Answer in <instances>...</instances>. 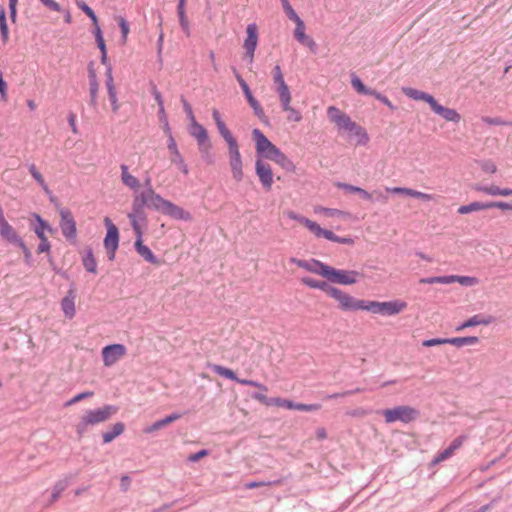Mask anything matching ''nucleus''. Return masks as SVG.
<instances>
[{"instance_id": "nucleus-1", "label": "nucleus", "mask_w": 512, "mask_h": 512, "mask_svg": "<svg viewBox=\"0 0 512 512\" xmlns=\"http://www.w3.org/2000/svg\"><path fill=\"white\" fill-rule=\"evenodd\" d=\"M327 116L329 120L336 125L339 131H344L351 136L358 137L359 145H366L368 143L369 137L365 129L354 122L349 115L339 108L335 106L328 107Z\"/></svg>"}, {"instance_id": "nucleus-2", "label": "nucleus", "mask_w": 512, "mask_h": 512, "mask_svg": "<svg viewBox=\"0 0 512 512\" xmlns=\"http://www.w3.org/2000/svg\"><path fill=\"white\" fill-rule=\"evenodd\" d=\"M285 215L289 219L295 220V221L303 224L317 238L323 237L329 241L340 243V244H346V245H352L354 243V240L351 237L337 236L332 231L320 227V225H318L316 222H314V221H312V220H310L292 210L286 211Z\"/></svg>"}, {"instance_id": "nucleus-3", "label": "nucleus", "mask_w": 512, "mask_h": 512, "mask_svg": "<svg viewBox=\"0 0 512 512\" xmlns=\"http://www.w3.org/2000/svg\"><path fill=\"white\" fill-rule=\"evenodd\" d=\"M117 411L118 408L114 405H104L103 407L86 411L76 425L77 434L81 437L88 430L89 426L108 421Z\"/></svg>"}, {"instance_id": "nucleus-4", "label": "nucleus", "mask_w": 512, "mask_h": 512, "mask_svg": "<svg viewBox=\"0 0 512 512\" xmlns=\"http://www.w3.org/2000/svg\"><path fill=\"white\" fill-rule=\"evenodd\" d=\"M169 202V200L156 193L154 189H144L134 195L132 205L135 206V212L138 215H141V211H144L145 207L164 214Z\"/></svg>"}, {"instance_id": "nucleus-5", "label": "nucleus", "mask_w": 512, "mask_h": 512, "mask_svg": "<svg viewBox=\"0 0 512 512\" xmlns=\"http://www.w3.org/2000/svg\"><path fill=\"white\" fill-rule=\"evenodd\" d=\"M386 423H393L400 421L403 423H410L417 419L419 411L411 406L400 405L392 409H385L382 411Z\"/></svg>"}, {"instance_id": "nucleus-6", "label": "nucleus", "mask_w": 512, "mask_h": 512, "mask_svg": "<svg viewBox=\"0 0 512 512\" xmlns=\"http://www.w3.org/2000/svg\"><path fill=\"white\" fill-rule=\"evenodd\" d=\"M407 307V303L400 300H393L387 302L367 301L365 304V311L385 316H393Z\"/></svg>"}, {"instance_id": "nucleus-7", "label": "nucleus", "mask_w": 512, "mask_h": 512, "mask_svg": "<svg viewBox=\"0 0 512 512\" xmlns=\"http://www.w3.org/2000/svg\"><path fill=\"white\" fill-rule=\"evenodd\" d=\"M257 159H271L280 149L276 147L258 128L253 129Z\"/></svg>"}, {"instance_id": "nucleus-8", "label": "nucleus", "mask_w": 512, "mask_h": 512, "mask_svg": "<svg viewBox=\"0 0 512 512\" xmlns=\"http://www.w3.org/2000/svg\"><path fill=\"white\" fill-rule=\"evenodd\" d=\"M329 296L338 302L339 308L343 311L365 310L366 300L356 299L337 287L332 289Z\"/></svg>"}, {"instance_id": "nucleus-9", "label": "nucleus", "mask_w": 512, "mask_h": 512, "mask_svg": "<svg viewBox=\"0 0 512 512\" xmlns=\"http://www.w3.org/2000/svg\"><path fill=\"white\" fill-rule=\"evenodd\" d=\"M104 224L107 229L103 245L107 251L110 261L115 259L116 251L119 247V230L109 217L104 218Z\"/></svg>"}, {"instance_id": "nucleus-10", "label": "nucleus", "mask_w": 512, "mask_h": 512, "mask_svg": "<svg viewBox=\"0 0 512 512\" xmlns=\"http://www.w3.org/2000/svg\"><path fill=\"white\" fill-rule=\"evenodd\" d=\"M362 276L355 270H341L331 267L326 280L333 284L352 285L358 281V277Z\"/></svg>"}, {"instance_id": "nucleus-11", "label": "nucleus", "mask_w": 512, "mask_h": 512, "mask_svg": "<svg viewBox=\"0 0 512 512\" xmlns=\"http://www.w3.org/2000/svg\"><path fill=\"white\" fill-rule=\"evenodd\" d=\"M60 215V229L63 236L68 241H75L77 235L76 222L71 211L67 208H62L59 210Z\"/></svg>"}, {"instance_id": "nucleus-12", "label": "nucleus", "mask_w": 512, "mask_h": 512, "mask_svg": "<svg viewBox=\"0 0 512 512\" xmlns=\"http://www.w3.org/2000/svg\"><path fill=\"white\" fill-rule=\"evenodd\" d=\"M229 164L233 179L240 182L243 179V162L238 143L228 146Z\"/></svg>"}, {"instance_id": "nucleus-13", "label": "nucleus", "mask_w": 512, "mask_h": 512, "mask_svg": "<svg viewBox=\"0 0 512 512\" xmlns=\"http://www.w3.org/2000/svg\"><path fill=\"white\" fill-rule=\"evenodd\" d=\"M291 262L295 263L298 267L303 268L308 272L320 275L325 279L332 267L316 259L301 260L291 258Z\"/></svg>"}, {"instance_id": "nucleus-14", "label": "nucleus", "mask_w": 512, "mask_h": 512, "mask_svg": "<svg viewBox=\"0 0 512 512\" xmlns=\"http://www.w3.org/2000/svg\"><path fill=\"white\" fill-rule=\"evenodd\" d=\"M127 352L123 344H111L102 349V358L104 366L110 367L121 359Z\"/></svg>"}, {"instance_id": "nucleus-15", "label": "nucleus", "mask_w": 512, "mask_h": 512, "mask_svg": "<svg viewBox=\"0 0 512 512\" xmlns=\"http://www.w3.org/2000/svg\"><path fill=\"white\" fill-rule=\"evenodd\" d=\"M255 171L265 190L269 191L273 184V172L271 166L262 159L255 162Z\"/></svg>"}, {"instance_id": "nucleus-16", "label": "nucleus", "mask_w": 512, "mask_h": 512, "mask_svg": "<svg viewBox=\"0 0 512 512\" xmlns=\"http://www.w3.org/2000/svg\"><path fill=\"white\" fill-rule=\"evenodd\" d=\"M212 117L215 121L216 127L219 134L223 137L228 146L238 143L232 135L231 131L227 128L226 124L222 120V117L217 109H213Z\"/></svg>"}, {"instance_id": "nucleus-17", "label": "nucleus", "mask_w": 512, "mask_h": 512, "mask_svg": "<svg viewBox=\"0 0 512 512\" xmlns=\"http://www.w3.org/2000/svg\"><path fill=\"white\" fill-rule=\"evenodd\" d=\"M292 21L296 25L295 30H294L295 39L299 43L308 46L311 50H314L316 47V43L312 38H310L309 36L306 35L305 24H304L303 20L300 17H298V19H293Z\"/></svg>"}, {"instance_id": "nucleus-18", "label": "nucleus", "mask_w": 512, "mask_h": 512, "mask_svg": "<svg viewBox=\"0 0 512 512\" xmlns=\"http://www.w3.org/2000/svg\"><path fill=\"white\" fill-rule=\"evenodd\" d=\"M128 218L135 233L136 239L143 238V230L141 224L146 225L147 223V216L145 211H141V215L139 214L138 216V214L135 212V206L132 205V209L128 214Z\"/></svg>"}, {"instance_id": "nucleus-19", "label": "nucleus", "mask_w": 512, "mask_h": 512, "mask_svg": "<svg viewBox=\"0 0 512 512\" xmlns=\"http://www.w3.org/2000/svg\"><path fill=\"white\" fill-rule=\"evenodd\" d=\"M246 99H247V102L249 103V105L251 106V108L253 109L254 111V114L255 116L258 117V119L265 125H269V120H268V117L266 116L262 106L260 105V103L257 101V99L253 96L251 90L249 87L245 88L242 90Z\"/></svg>"}, {"instance_id": "nucleus-20", "label": "nucleus", "mask_w": 512, "mask_h": 512, "mask_svg": "<svg viewBox=\"0 0 512 512\" xmlns=\"http://www.w3.org/2000/svg\"><path fill=\"white\" fill-rule=\"evenodd\" d=\"M432 111L448 122L458 124L461 121V115L455 109L444 107L437 101Z\"/></svg>"}, {"instance_id": "nucleus-21", "label": "nucleus", "mask_w": 512, "mask_h": 512, "mask_svg": "<svg viewBox=\"0 0 512 512\" xmlns=\"http://www.w3.org/2000/svg\"><path fill=\"white\" fill-rule=\"evenodd\" d=\"M495 318L491 315L476 314L456 327V331H462L463 329L474 327L477 325H490L493 323Z\"/></svg>"}, {"instance_id": "nucleus-22", "label": "nucleus", "mask_w": 512, "mask_h": 512, "mask_svg": "<svg viewBox=\"0 0 512 512\" xmlns=\"http://www.w3.org/2000/svg\"><path fill=\"white\" fill-rule=\"evenodd\" d=\"M188 131L191 137L196 140L197 145L210 141L206 128L196 120L190 122Z\"/></svg>"}, {"instance_id": "nucleus-23", "label": "nucleus", "mask_w": 512, "mask_h": 512, "mask_svg": "<svg viewBox=\"0 0 512 512\" xmlns=\"http://www.w3.org/2000/svg\"><path fill=\"white\" fill-rule=\"evenodd\" d=\"M402 90H403V93L410 99L417 100V101H425L426 103L429 104L431 109L434 107V105L437 101L432 95H430L424 91H421V90H417V89L410 88V87L403 88Z\"/></svg>"}, {"instance_id": "nucleus-24", "label": "nucleus", "mask_w": 512, "mask_h": 512, "mask_svg": "<svg viewBox=\"0 0 512 512\" xmlns=\"http://www.w3.org/2000/svg\"><path fill=\"white\" fill-rule=\"evenodd\" d=\"M105 75H106V87H107V91H108L109 100L111 102L113 112L116 113L119 110V104H118L116 89L114 86L112 67L108 66Z\"/></svg>"}, {"instance_id": "nucleus-25", "label": "nucleus", "mask_w": 512, "mask_h": 512, "mask_svg": "<svg viewBox=\"0 0 512 512\" xmlns=\"http://www.w3.org/2000/svg\"><path fill=\"white\" fill-rule=\"evenodd\" d=\"M75 291L74 288L71 287L69 291L67 292V295L62 299L61 301V308L64 313V315L72 319L75 316L76 310H75Z\"/></svg>"}, {"instance_id": "nucleus-26", "label": "nucleus", "mask_w": 512, "mask_h": 512, "mask_svg": "<svg viewBox=\"0 0 512 512\" xmlns=\"http://www.w3.org/2000/svg\"><path fill=\"white\" fill-rule=\"evenodd\" d=\"M164 215L169 216L175 220L191 221L192 215L190 212L184 210L173 202H169Z\"/></svg>"}, {"instance_id": "nucleus-27", "label": "nucleus", "mask_w": 512, "mask_h": 512, "mask_svg": "<svg viewBox=\"0 0 512 512\" xmlns=\"http://www.w3.org/2000/svg\"><path fill=\"white\" fill-rule=\"evenodd\" d=\"M136 252L148 263L159 265V259L154 255L151 249L143 244V239H136L134 243Z\"/></svg>"}, {"instance_id": "nucleus-28", "label": "nucleus", "mask_w": 512, "mask_h": 512, "mask_svg": "<svg viewBox=\"0 0 512 512\" xmlns=\"http://www.w3.org/2000/svg\"><path fill=\"white\" fill-rule=\"evenodd\" d=\"M0 236L3 240L15 246L21 244L23 241V239L18 235L16 230L9 223H6L0 227Z\"/></svg>"}, {"instance_id": "nucleus-29", "label": "nucleus", "mask_w": 512, "mask_h": 512, "mask_svg": "<svg viewBox=\"0 0 512 512\" xmlns=\"http://www.w3.org/2000/svg\"><path fill=\"white\" fill-rule=\"evenodd\" d=\"M301 282L309 288L318 289L325 292L328 296L330 295L332 289L334 288V286L330 285V282H328L327 280L320 281L311 277H303L301 279Z\"/></svg>"}, {"instance_id": "nucleus-30", "label": "nucleus", "mask_w": 512, "mask_h": 512, "mask_svg": "<svg viewBox=\"0 0 512 512\" xmlns=\"http://www.w3.org/2000/svg\"><path fill=\"white\" fill-rule=\"evenodd\" d=\"M74 475L66 476L63 479H60L55 483L52 489L51 493V499L49 501V504H52L56 502L59 497L61 496L62 492L67 489V487L70 485Z\"/></svg>"}, {"instance_id": "nucleus-31", "label": "nucleus", "mask_w": 512, "mask_h": 512, "mask_svg": "<svg viewBox=\"0 0 512 512\" xmlns=\"http://www.w3.org/2000/svg\"><path fill=\"white\" fill-rule=\"evenodd\" d=\"M247 36L244 40L243 47L245 50H256L258 43V33L256 24H249L246 29Z\"/></svg>"}, {"instance_id": "nucleus-32", "label": "nucleus", "mask_w": 512, "mask_h": 512, "mask_svg": "<svg viewBox=\"0 0 512 512\" xmlns=\"http://www.w3.org/2000/svg\"><path fill=\"white\" fill-rule=\"evenodd\" d=\"M472 189L490 196H508V188H500L495 185L486 186L481 184H475L472 186Z\"/></svg>"}, {"instance_id": "nucleus-33", "label": "nucleus", "mask_w": 512, "mask_h": 512, "mask_svg": "<svg viewBox=\"0 0 512 512\" xmlns=\"http://www.w3.org/2000/svg\"><path fill=\"white\" fill-rule=\"evenodd\" d=\"M120 169H121V180H122V183L127 186L128 188L134 190V191H137L140 187V182L139 180L131 175L129 172H128V166L125 165V164H121L120 166Z\"/></svg>"}, {"instance_id": "nucleus-34", "label": "nucleus", "mask_w": 512, "mask_h": 512, "mask_svg": "<svg viewBox=\"0 0 512 512\" xmlns=\"http://www.w3.org/2000/svg\"><path fill=\"white\" fill-rule=\"evenodd\" d=\"M270 160L276 162L279 166H281L284 170L288 172L295 171V165L293 161L286 156L281 150H279Z\"/></svg>"}, {"instance_id": "nucleus-35", "label": "nucleus", "mask_w": 512, "mask_h": 512, "mask_svg": "<svg viewBox=\"0 0 512 512\" xmlns=\"http://www.w3.org/2000/svg\"><path fill=\"white\" fill-rule=\"evenodd\" d=\"M291 99H292L291 96H289L287 99L286 98L281 99L280 100L281 107H282L283 111L288 112V120L294 121V122H299L302 119V115L298 110H296L295 108H293L290 105Z\"/></svg>"}, {"instance_id": "nucleus-36", "label": "nucleus", "mask_w": 512, "mask_h": 512, "mask_svg": "<svg viewBox=\"0 0 512 512\" xmlns=\"http://www.w3.org/2000/svg\"><path fill=\"white\" fill-rule=\"evenodd\" d=\"M338 187L343 189L347 193H355L358 194L361 198L365 200H372L373 194L369 193L365 189L354 186L352 184L347 183H338Z\"/></svg>"}, {"instance_id": "nucleus-37", "label": "nucleus", "mask_w": 512, "mask_h": 512, "mask_svg": "<svg viewBox=\"0 0 512 512\" xmlns=\"http://www.w3.org/2000/svg\"><path fill=\"white\" fill-rule=\"evenodd\" d=\"M83 266L87 272L95 274L97 272V263L91 248H88L82 259Z\"/></svg>"}, {"instance_id": "nucleus-38", "label": "nucleus", "mask_w": 512, "mask_h": 512, "mask_svg": "<svg viewBox=\"0 0 512 512\" xmlns=\"http://www.w3.org/2000/svg\"><path fill=\"white\" fill-rule=\"evenodd\" d=\"M124 424L122 422H117L115 423L111 430L109 431H106L103 433L102 437H103V442L104 443H110L111 441H113L116 437H118L119 435H121L124 431Z\"/></svg>"}, {"instance_id": "nucleus-39", "label": "nucleus", "mask_w": 512, "mask_h": 512, "mask_svg": "<svg viewBox=\"0 0 512 512\" xmlns=\"http://www.w3.org/2000/svg\"><path fill=\"white\" fill-rule=\"evenodd\" d=\"M273 82L276 86V92L279 95V100L281 99H287L289 96H291V92L289 90L288 85L286 84L284 80V76L282 77H273Z\"/></svg>"}, {"instance_id": "nucleus-40", "label": "nucleus", "mask_w": 512, "mask_h": 512, "mask_svg": "<svg viewBox=\"0 0 512 512\" xmlns=\"http://www.w3.org/2000/svg\"><path fill=\"white\" fill-rule=\"evenodd\" d=\"M478 342H479V338L476 336L447 338V344H451L456 347H462L465 345H474V344H477Z\"/></svg>"}, {"instance_id": "nucleus-41", "label": "nucleus", "mask_w": 512, "mask_h": 512, "mask_svg": "<svg viewBox=\"0 0 512 512\" xmlns=\"http://www.w3.org/2000/svg\"><path fill=\"white\" fill-rule=\"evenodd\" d=\"M211 369L214 373H216L219 376H222L224 378L230 379L232 381L237 382L239 377L235 374V372L227 367L214 364L211 366Z\"/></svg>"}, {"instance_id": "nucleus-42", "label": "nucleus", "mask_w": 512, "mask_h": 512, "mask_svg": "<svg viewBox=\"0 0 512 512\" xmlns=\"http://www.w3.org/2000/svg\"><path fill=\"white\" fill-rule=\"evenodd\" d=\"M486 202L474 201L467 205H462L458 208V213L461 215L468 214L475 211L486 210Z\"/></svg>"}, {"instance_id": "nucleus-43", "label": "nucleus", "mask_w": 512, "mask_h": 512, "mask_svg": "<svg viewBox=\"0 0 512 512\" xmlns=\"http://www.w3.org/2000/svg\"><path fill=\"white\" fill-rule=\"evenodd\" d=\"M351 85L355 91L361 95H370L373 91V89L365 86L355 73L351 74Z\"/></svg>"}, {"instance_id": "nucleus-44", "label": "nucleus", "mask_w": 512, "mask_h": 512, "mask_svg": "<svg viewBox=\"0 0 512 512\" xmlns=\"http://www.w3.org/2000/svg\"><path fill=\"white\" fill-rule=\"evenodd\" d=\"M34 217L38 222V225L34 228V232L40 240H43V238H46L44 231H52V228L45 220L41 218L40 215L34 214Z\"/></svg>"}, {"instance_id": "nucleus-45", "label": "nucleus", "mask_w": 512, "mask_h": 512, "mask_svg": "<svg viewBox=\"0 0 512 512\" xmlns=\"http://www.w3.org/2000/svg\"><path fill=\"white\" fill-rule=\"evenodd\" d=\"M459 283L462 286H474L478 283V279L470 276H459V275H449V284Z\"/></svg>"}, {"instance_id": "nucleus-46", "label": "nucleus", "mask_w": 512, "mask_h": 512, "mask_svg": "<svg viewBox=\"0 0 512 512\" xmlns=\"http://www.w3.org/2000/svg\"><path fill=\"white\" fill-rule=\"evenodd\" d=\"M28 169H29V172L31 174V176L35 179V181L41 186V188L47 193V194H51V191L48 187V185L46 184L43 176L41 175V173L37 170L35 164H30L28 166Z\"/></svg>"}, {"instance_id": "nucleus-47", "label": "nucleus", "mask_w": 512, "mask_h": 512, "mask_svg": "<svg viewBox=\"0 0 512 512\" xmlns=\"http://www.w3.org/2000/svg\"><path fill=\"white\" fill-rule=\"evenodd\" d=\"M211 149H212L211 141H208L206 143L198 145V150H199V153H200L202 159L208 164L213 163V156L211 154Z\"/></svg>"}, {"instance_id": "nucleus-48", "label": "nucleus", "mask_w": 512, "mask_h": 512, "mask_svg": "<svg viewBox=\"0 0 512 512\" xmlns=\"http://www.w3.org/2000/svg\"><path fill=\"white\" fill-rule=\"evenodd\" d=\"M317 214H324L327 217H343L346 215L345 212L335 209V208H327L323 206H316L314 209Z\"/></svg>"}, {"instance_id": "nucleus-49", "label": "nucleus", "mask_w": 512, "mask_h": 512, "mask_svg": "<svg viewBox=\"0 0 512 512\" xmlns=\"http://www.w3.org/2000/svg\"><path fill=\"white\" fill-rule=\"evenodd\" d=\"M170 160H171V163L175 164L184 175L189 174V168H188L187 164L185 163L184 158L180 152L176 153V154H172Z\"/></svg>"}, {"instance_id": "nucleus-50", "label": "nucleus", "mask_w": 512, "mask_h": 512, "mask_svg": "<svg viewBox=\"0 0 512 512\" xmlns=\"http://www.w3.org/2000/svg\"><path fill=\"white\" fill-rule=\"evenodd\" d=\"M282 484V479H274V480H270V481H251V482H247L244 487L246 489H254V488H258V487H263V486H275V485H280Z\"/></svg>"}, {"instance_id": "nucleus-51", "label": "nucleus", "mask_w": 512, "mask_h": 512, "mask_svg": "<svg viewBox=\"0 0 512 512\" xmlns=\"http://www.w3.org/2000/svg\"><path fill=\"white\" fill-rule=\"evenodd\" d=\"M116 19L121 30V43L125 44L127 42L128 34L130 32L129 23L123 16H118Z\"/></svg>"}, {"instance_id": "nucleus-52", "label": "nucleus", "mask_w": 512, "mask_h": 512, "mask_svg": "<svg viewBox=\"0 0 512 512\" xmlns=\"http://www.w3.org/2000/svg\"><path fill=\"white\" fill-rule=\"evenodd\" d=\"M270 403H272V406L283 407L289 410H294V408L296 407V402L280 397L271 398Z\"/></svg>"}, {"instance_id": "nucleus-53", "label": "nucleus", "mask_w": 512, "mask_h": 512, "mask_svg": "<svg viewBox=\"0 0 512 512\" xmlns=\"http://www.w3.org/2000/svg\"><path fill=\"white\" fill-rule=\"evenodd\" d=\"M419 282L422 284H449V275L421 278Z\"/></svg>"}, {"instance_id": "nucleus-54", "label": "nucleus", "mask_w": 512, "mask_h": 512, "mask_svg": "<svg viewBox=\"0 0 512 512\" xmlns=\"http://www.w3.org/2000/svg\"><path fill=\"white\" fill-rule=\"evenodd\" d=\"M465 439H466V436H463V435L458 436L446 448V450L449 452L451 457L454 455L455 451L458 450L462 446Z\"/></svg>"}, {"instance_id": "nucleus-55", "label": "nucleus", "mask_w": 512, "mask_h": 512, "mask_svg": "<svg viewBox=\"0 0 512 512\" xmlns=\"http://www.w3.org/2000/svg\"><path fill=\"white\" fill-rule=\"evenodd\" d=\"M93 395H94V392H92V391H85V392L79 393V394L75 395L73 398H71L70 400H68L65 403V406L68 407V406L74 405L81 400L92 397Z\"/></svg>"}, {"instance_id": "nucleus-56", "label": "nucleus", "mask_w": 512, "mask_h": 512, "mask_svg": "<svg viewBox=\"0 0 512 512\" xmlns=\"http://www.w3.org/2000/svg\"><path fill=\"white\" fill-rule=\"evenodd\" d=\"M281 1V4H282V7H283V10L286 14V16L290 19V20H293V19H298V14L295 12V10L293 9V7L291 6L289 0H280Z\"/></svg>"}, {"instance_id": "nucleus-57", "label": "nucleus", "mask_w": 512, "mask_h": 512, "mask_svg": "<svg viewBox=\"0 0 512 512\" xmlns=\"http://www.w3.org/2000/svg\"><path fill=\"white\" fill-rule=\"evenodd\" d=\"M78 7L91 19V21L93 22V24H97V16L95 14V12L93 11V9L88 6L85 2H78L77 3Z\"/></svg>"}, {"instance_id": "nucleus-58", "label": "nucleus", "mask_w": 512, "mask_h": 512, "mask_svg": "<svg viewBox=\"0 0 512 512\" xmlns=\"http://www.w3.org/2000/svg\"><path fill=\"white\" fill-rule=\"evenodd\" d=\"M178 18H179V24H180L182 31L186 34V36L189 37L191 35V30H190L189 21L186 17V13L185 12L178 13Z\"/></svg>"}, {"instance_id": "nucleus-59", "label": "nucleus", "mask_w": 512, "mask_h": 512, "mask_svg": "<svg viewBox=\"0 0 512 512\" xmlns=\"http://www.w3.org/2000/svg\"><path fill=\"white\" fill-rule=\"evenodd\" d=\"M370 96H374L377 100H379L381 103H383L385 106H387L391 110H395L396 106L393 105V103L382 93L376 91L373 89Z\"/></svg>"}, {"instance_id": "nucleus-60", "label": "nucleus", "mask_w": 512, "mask_h": 512, "mask_svg": "<svg viewBox=\"0 0 512 512\" xmlns=\"http://www.w3.org/2000/svg\"><path fill=\"white\" fill-rule=\"evenodd\" d=\"M320 409H321V405L318 403H314V404L296 403V407L294 408V410L305 411V412H313V411H318Z\"/></svg>"}, {"instance_id": "nucleus-61", "label": "nucleus", "mask_w": 512, "mask_h": 512, "mask_svg": "<svg viewBox=\"0 0 512 512\" xmlns=\"http://www.w3.org/2000/svg\"><path fill=\"white\" fill-rule=\"evenodd\" d=\"M487 209L498 208L501 210H512V204L503 201L486 202Z\"/></svg>"}, {"instance_id": "nucleus-62", "label": "nucleus", "mask_w": 512, "mask_h": 512, "mask_svg": "<svg viewBox=\"0 0 512 512\" xmlns=\"http://www.w3.org/2000/svg\"><path fill=\"white\" fill-rule=\"evenodd\" d=\"M237 383L241 384V385H244V386H252V387H256L264 392H266L268 390V388L260 383V382H257V381H254V380H249V379H241L239 378Z\"/></svg>"}, {"instance_id": "nucleus-63", "label": "nucleus", "mask_w": 512, "mask_h": 512, "mask_svg": "<svg viewBox=\"0 0 512 512\" xmlns=\"http://www.w3.org/2000/svg\"><path fill=\"white\" fill-rule=\"evenodd\" d=\"M386 191L393 194H401L412 197L414 189L406 187H387Z\"/></svg>"}, {"instance_id": "nucleus-64", "label": "nucleus", "mask_w": 512, "mask_h": 512, "mask_svg": "<svg viewBox=\"0 0 512 512\" xmlns=\"http://www.w3.org/2000/svg\"><path fill=\"white\" fill-rule=\"evenodd\" d=\"M482 121L488 125H510L511 123L502 120L500 117H483Z\"/></svg>"}]
</instances>
